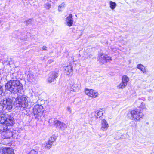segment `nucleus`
I'll return each instance as SVG.
<instances>
[{
  "mask_svg": "<svg viewBox=\"0 0 154 154\" xmlns=\"http://www.w3.org/2000/svg\"><path fill=\"white\" fill-rule=\"evenodd\" d=\"M6 89L11 93H17L23 89V85L18 80H10L5 85Z\"/></svg>",
  "mask_w": 154,
  "mask_h": 154,
  "instance_id": "nucleus-1",
  "label": "nucleus"
},
{
  "mask_svg": "<svg viewBox=\"0 0 154 154\" xmlns=\"http://www.w3.org/2000/svg\"><path fill=\"white\" fill-rule=\"evenodd\" d=\"M13 103L12 100L9 98L4 99L0 104V114L3 113L5 109L10 110L12 108Z\"/></svg>",
  "mask_w": 154,
  "mask_h": 154,
  "instance_id": "nucleus-2",
  "label": "nucleus"
},
{
  "mask_svg": "<svg viewBox=\"0 0 154 154\" xmlns=\"http://www.w3.org/2000/svg\"><path fill=\"white\" fill-rule=\"evenodd\" d=\"M0 134L1 137L4 139H9L13 135L11 130L4 125H0Z\"/></svg>",
  "mask_w": 154,
  "mask_h": 154,
  "instance_id": "nucleus-3",
  "label": "nucleus"
},
{
  "mask_svg": "<svg viewBox=\"0 0 154 154\" xmlns=\"http://www.w3.org/2000/svg\"><path fill=\"white\" fill-rule=\"evenodd\" d=\"M44 111L43 107L42 105H36L33 107V113L36 119H39L44 116Z\"/></svg>",
  "mask_w": 154,
  "mask_h": 154,
  "instance_id": "nucleus-4",
  "label": "nucleus"
},
{
  "mask_svg": "<svg viewBox=\"0 0 154 154\" xmlns=\"http://www.w3.org/2000/svg\"><path fill=\"white\" fill-rule=\"evenodd\" d=\"M28 101L27 98L24 96H18L15 99V103L16 106L25 108L28 105Z\"/></svg>",
  "mask_w": 154,
  "mask_h": 154,
  "instance_id": "nucleus-5",
  "label": "nucleus"
},
{
  "mask_svg": "<svg viewBox=\"0 0 154 154\" xmlns=\"http://www.w3.org/2000/svg\"><path fill=\"white\" fill-rule=\"evenodd\" d=\"M140 111L137 109L131 111L129 114L131 116V119L135 121H139L143 118L144 115Z\"/></svg>",
  "mask_w": 154,
  "mask_h": 154,
  "instance_id": "nucleus-6",
  "label": "nucleus"
},
{
  "mask_svg": "<svg viewBox=\"0 0 154 154\" xmlns=\"http://www.w3.org/2000/svg\"><path fill=\"white\" fill-rule=\"evenodd\" d=\"M69 86L71 90L73 91H76L80 88L81 85L78 82H75L73 79H70L69 80Z\"/></svg>",
  "mask_w": 154,
  "mask_h": 154,
  "instance_id": "nucleus-7",
  "label": "nucleus"
},
{
  "mask_svg": "<svg viewBox=\"0 0 154 154\" xmlns=\"http://www.w3.org/2000/svg\"><path fill=\"white\" fill-rule=\"evenodd\" d=\"M56 138L54 135H52L49 138L48 141L46 142L44 144H43L42 146L45 148V149H49L51 147L54 142Z\"/></svg>",
  "mask_w": 154,
  "mask_h": 154,
  "instance_id": "nucleus-8",
  "label": "nucleus"
},
{
  "mask_svg": "<svg viewBox=\"0 0 154 154\" xmlns=\"http://www.w3.org/2000/svg\"><path fill=\"white\" fill-rule=\"evenodd\" d=\"M14 120L13 118L9 115H6L4 125L7 127L11 126L14 124Z\"/></svg>",
  "mask_w": 154,
  "mask_h": 154,
  "instance_id": "nucleus-9",
  "label": "nucleus"
},
{
  "mask_svg": "<svg viewBox=\"0 0 154 154\" xmlns=\"http://www.w3.org/2000/svg\"><path fill=\"white\" fill-rule=\"evenodd\" d=\"M85 94L91 97L95 98L98 94L97 91L92 89L85 88Z\"/></svg>",
  "mask_w": 154,
  "mask_h": 154,
  "instance_id": "nucleus-10",
  "label": "nucleus"
},
{
  "mask_svg": "<svg viewBox=\"0 0 154 154\" xmlns=\"http://www.w3.org/2000/svg\"><path fill=\"white\" fill-rule=\"evenodd\" d=\"M58 72H52L49 74L48 77L47 79L48 83L52 82L55 79L58 77Z\"/></svg>",
  "mask_w": 154,
  "mask_h": 154,
  "instance_id": "nucleus-11",
  "label": "nucleus"
},
{
  "mask_svg": "<svg viewBox=\"0 0 154 154\" xmlns=\"http://www.w3.org/2000/svg\"><path fill=\"white\" fill-rule=\"evenodd\" d=\"M99 60L100 62L104 63L108 61L111 60V58L107 55L100 54L99 55Z\"/></svg>",
  "mask_w": 154,
  "mask_h": 154,
  "instance_id": "nucleus-12",
  "label": "nucleus"
},
{
  "mask_svg": "<svg viewBox=\"0 0 154 154\" xmlns=\"http://www.w3.org/2000/svg\"><path fill=\"white\" fill-rule=\"evenodd\" d=\"M54 125L57 128L63 130L66 127V125L63 122L61 121L56 120L54 122Z\"/></svg>",
  "mask_w": 154,
  "mask_h": 154,
  "instance_id": "nucleus-13",
  "label": "nucleus"
},
{
  "mask_svg": "<svg viewBox=\"0 0 154 154\" xmlns=\"http://www.w3.org/2000/svg\"><path fill=\"white\" fill-rule=\"evenodd\" d=\"M0 154H15L11 148H4L0 149Z\"/></svg>",
  "mask_w": 154,
  "mask_h": 154,
  "instance_id": "nucleus-14",
  "label": "nucleus"
},
{
  "mask_svg": "<svg viewBox=\"0 0 154 154\" xmlns=\"http://www.w3.org/2000/svg\"><path fill=\"white\" fill-rule=\"evenodd\" d=\"M101 130L103 131H107L109 127V125L107 121L105 119H103L101 122Z\"/></svg>",
  "mask_w": 154,
  "mask_h": 154,
  "instance_id": "nucleus-15",
  "label": "nucleus"
},
{
  "mask_svg": "<svg viewBox=\"0 0 154 154\" xmlns=\"http://www.w3.org/2000/svg\"><path fill=\"white\" fill-rule=\"evenodd\" d=\"M27 76L28 81L31 82L35 81L36 79V75L32 73H29L27 75Z\"/></svg>",
  "mask_w": 154,
  "mask_h": 154,
  "instance_id": "nucleus-16",
  "label": "nucleus"
},
{
  "mask_svg": "<svg viewBox=\"0 0 154 154\" xmlns=\"http://www.w3.org/2000/svg\"><path fill=\"white\" fill-rule=\"evenodd\" d=\"M73 23V16L72 14H70L68 16V26H72Z\"/></svg>",
  "mask_w": 154,
  "mask_h": 154,
  "instance_id": "nucleus-17",
  "label": "nucleus"
},
{
  "mask_svg": "<svg viewBox=\"0 0 154 154\" xmlns=\"http://www.w3.org/2000/svg\"><path fill=\"white\" fill-rule=\"evenodd\" d=\"M3 113L0 114V123L1 125H3V124L5 122L6 119V115L7 114H5Z\"/></svg>",
  "mask_w": 154,
  "mask_h": 154,
  "instance_id": "nucleus-18",
  "label": "nucleus"
},
{
  "mask_svg": "<svg viewBox=\"0 0 154 154\" xmlns=\"http://www.w3.org/2000/svg\"><path fill=\"white\" fill-rule=\"evenodd\" d=\"M137 68L139 70H141L143 73H146V69L144 66L141 64H138L137 65Z\"/></svg>",
  "mask_w": 154,
  "mask_h": 154,
  "instance_id": "nucleus-19",
  "label": "nucleus"
},
{
  "mask_svg": "<svg viewBox=\"0 0 154 154\" xmlns=\"http://www.w3.org/2000/svg\"><path fill=\"white\" fill-rule=\"evenodd\" d=\"M129 80V78L127 76L125 75H123L122 79V82L125 83L127 85Z\"/></svg>",
  "mask_w": 154,
  "mask_h": 154,
  "instance_id": "nucleus-20",
  "label": "nucleus"
},
{
  "mask_svg": "<svg viewBox=\"0 0 154 154\" xmlns=\"http://www.w3.org/2000/svg\"><path fill=\"white\" fill-rule=\"evenodd\" d=\"M127 85L124 82H121L120 84L117 85V88L118 89H123L125 88L127 86Z\"/></svg>",
  "mask_w": 154,
  "mask_h": 154,
  "instance_id": "nucleus-21",
  "label": "nucleus"
},
{
  "mask_svg": "<svg viewBox=\"0 0 154 154\" xmlns=\"http://www.w3.org/2000/svg\"><path fill=\"white\" fill-rule=\"evenodd\" d=\"M110 7L112 10L114 9L116 6V4L115 2L110 1L109 3Z\"/></svg>",
  "mask_w": 154,
  "mask_h": 154,
  "instance_id": "nucleus-22",
  "label": "nucleus"
},
{
  "mask_svg": "<svg viewBox=\"0 0 154 154\" xmlns=\"http://www.w3.org/2000/svg\"><path fill=\"white\" fill-rule=\"evenodd\" d=\"M65 5L63 2L58 7V10L59 11H61L64 8Z\"/></svg>",
  "mask_w": 154,
  "mask_h": 154,
  "instance_id": "nucleus-23",
  "label": "nucleus"
},
{
  "mask_svg": "<svg viewBox=\"0 0 154 154\" xmlns=\"http://www.w3.org/2000/svg\"><path fill=\"white\" fill-rule=\"evenodd\" d=\"M44 6L45 8L46 9L50 8L51 7V2L48 1L44 4Z\"/></svg>",
  "mask_w": 154,
  "mask_h": 154,
  "instance_id": "nucleus-24",
  "label": "nucleus"
},
{
  "mask_svg": "<svg viewBox=\"0 0 154 154\" xmlns=\"http://www.w3.org/2000/svg\"><path fill=\"white\" fill-rule=\"evenodd\" d=\"M103 115V113L101 111H99L97 112V114L95 115V116L97 118H100Z\"/></svg>",
  "mask_w": 154,
  "mask_h": 154,
  "instance_id": "nucleus-25",
  "label": "nucleus"
},
{
  "mask_svg": "<svg viewBox=\"0 0 154 154\" xmlns=\"http://www.w3.org/2000/svg\"><path fill=\"white\" fill-rule=\"evenodd\" d=\"M69 68L70 69V71L69 72V71L68 70V72H69V75H71L72 74V67L69 64V65H68V69H69Z\"/></svg>",
  "mask_w": 154,
  "mask_h": 154,
  "instance_id": "nucleus-26",
  "label": "nucleus"
},
{
  "mask_svg": "<svg viewBox=\"0 0 154 154\" xmlns=\"http://www.w3.org/2000/svg\"><path fill=\"white\" fill-rule=\"evenodd\" d=\"M38 152V150H35V149H33L31 150L30 152L28 154H37Z\"/></svg>",
  "mask_w": 154,
  "mask_h": 154,
  "instance_id": "nucleus-27",
  "label": "nucleus"
},
{
  "mask_svg": "<svg viewBox=\"0 0 154 154\" xmlns=\"http://www.w3.org/2000/svg\"><path fill=\"white\" fill-rule=\"evenodd\" d=\"M139 107L142 110L146 108L145 104L143 102H142L141 103V104L140 106Z\"/></svg>",
  "mask_w": 154,
  "mask_h": 154,
  "instance_id": "nucleus-28",
  "label": "nucleus"
},
{
  "mask_svg": "<svg viewBox=\"0 0 154 154\" xmlns=\"http://www.w3.org/2000/svg\"><path fill=\"white\" fill-rule=\"evenodd\" d=\"M47 47L45 46H44L42 48H40L41 50H46L47 49Z\"/></svg>",
  "mask_w": 154,
  "mask_h": 154,
  "instance_id": "nucleus-29",
  "label": "nucleus"
},
{
  "mask_svg": "<svg viewBox=\"0 0 154 154\" xmlns=\"http://www.w3.org/2000/svg\"><path fill=\"white\" fill-rule=\"evenodd\" d=\"M2 86H0V95H1L2 93Z\"/></svg>",
  "mask_w": 154,
  "mask_h": 154,
  "instance_id": "nucleus-30",
  "label": "nucleus"
},
{
  "mask_svg": "<svg viewBox=\"0 0 154 154\" xmlns=\"http://www.w3.org/2000/svg\"><path fill=\"white\" fill-rule=\"evenodd\" d=\"M65 23L66 24V25H67V17H66V18H65Z\"/></svg>",
  "mask_w": 154,
  "mask_h": 154,
  "instance_id": "nucleus-31",
  "label": "nucleus"
},
{
  "mask_svg": "<svg viewBox=\"0 0 154 154\" xmlns=\"http://www.w3.org/2000/svg\"><path fill=\"white\" fill-rule=\"evenodd\" d=\"M53 60H48V63L49 64L51 63H52V62H53Z\"/></svg>",
  "mask_w": 154,
  "mask_h": 154,
  "instance_id": "nucleus-32",
  "label": "nucleus"
},
{
  "mask_svg": "<svg viewBox=\"0 0 154 154\" xmlns=\"http://www.w3.org/2000/svg\"><path fill=\"white\" fill-rule=\"evenodd\" d=\"M31 19H30L29 20H27L26 21V24L27 23H28V24L30 22H31Z\"/></svg>",
  "mask_w": 154,
  "mask_h": 154,
  "instance_id": "nucleus-33",
  "label": "nucleus"
},
{
  "mask_svg": "<svg viewBox=\"0 0 154 154\" xmlns=\"http://www.w3.org/2000/svg\"><path fill=\"white\" fill-rule=\"evenodd\" d=\"M68 111H69L70 113L71 112V110H70V108L68 107Z\"/></svg>",
  "mask_w": 154,
  "mask_h": 154,
  "instance_id": "nucleus-34",
  "label": "nucleus"
},
{
  "mask_svg": "<svg viewBox=\"0 0 154 154\" xmlns=\"http://www.w3.org/2000/svg\"><path fill=\"white\" fill-rule=\"evenodd\" d=\"M112 50H113V51H114V50H113V48L112 49ZM114 51H115V50H114Z\"/></svg>",
  "mask_w": 154,
  "mask_h": 154,
  "instance_id": "nucleus-35",
  "label": "nucleus"
}]
</instances>
